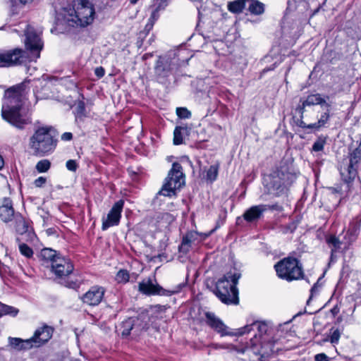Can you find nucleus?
Returning <instances> with one entry per match:
<instances>
[{
  "mask_svg": "<svg viewBox=\"0 0 361 361\" xmlns=\"http://www.w3.org/2000/svg\"><path fill=\"white\" fill-rule=\"evenodd\" d=\"M27 94L25 82L14 85L5 92L2 104L1 115L3 118L17 128L23 129L31 123L27 114L20 112L23 100Z\"/></svg>",
  "mask_w": 361,
  "mask_h": 361,
  "instance_id": "1",
  "label": "nucleus"
},
{
  "mask_svg": "<svg viewBox=\"0 0 361 361\" xmlns=\"http://www.w3.org/2000/svg\"><path fill=\"white\" fill-rule=\"evenodd\" d=\"M269 323L265 321H255L250 324V361H265L279 350L269 338Z\"/></svg>",
  "mask_w": 361,
  "mask_h": 361,
  "instance_id": "2",
  "label": "nucleus"
},
{
  "mask_svg": "<svg viewBox=\"0 0 361 361\" xmlns=\"http://www.w3.org/2000/svg\"><path fill=\"white\" fill-rule=\"evenodd\" d=\"M56 143L54 128L49 126H43L35 129L29 138L28 146L35 156L44 157L54 151Z\"/></svg>",
  "mask_w": 361,
  "mask_h": 361,
  "instance_id": "3",
  "label": "nucleus"
},
{
  "mask_svg": "<svg viewBox=\"0 0 361 361\" xmlns=\"http://www.w3.org/2000/svg\"><path fill=\"white\" fill-rule=\"evenodd\" d=\"M240 277V271L235 268H232L216 281L214 293L223 303H238L236 285Z\"/></svg>",
  "mask_w": 361,
  "mask_h": 361,
  "instance_id": "4",
  "label": "nucleus"
},
{
  "mask_svg": "<svg viewBox=\"0 0 361 361\" xmlns=\"http://www.w3.org/2000/svg\"><path fill=\"white\" fill-rule=\"evenodd\" d=\"M41 255L57 279H65L73 273L74 267L71 261L58 254L56 251L44 248L42 250Z\"/></svg>",
  "mask_w": 361,
  "mask_h": 361,
  "instance_id": "5",
  "label": "nucleus"
},
{
  "mask_svg": "<svg viewBox=\"0 0 361 361\" xmlns=\"http://www.w3.org/2000/svg\"><path fill=\"white\" fill-rule=\"evenodd\" d=\"M94 8L88 0H76L66 20L73 27H85L91 24L94 17Z\"/></svg>",
  "mask_w": 361,
  "mask_h": 361,
  "instance_id": "6",
  "label": "nucleus"
},
{
  "mask_svg": "<svg viewBox=\"0 0 361 361\" xmlns=\"http://www.w3.org/2000/svg\"><path fill=\"white\" fill-rule=\"evenodd\" d=\"M277 276L287 281L299 280L303 277V268L300 261L295 257H287L274 265Z\"/></svg>",
  "mask_w": 361,
  "mask_h": 361,
  "instance_id": "7",
  "label": "nucleus"
},
{
  "mask_svg": "<svg viewBox=\"0 0 361 361\" xmlns=\"http://www.w3.org/2000/svg\"><path fill=\"white\" fill-rule=\"evenodd\" d=\"M185 183V177L182 166L178 162H174L159 194L166 197L175 195L176 190L183 186Z\"/></svg>",
  "mask_w": 361,
  "mask_h": 361,
  "instance_id": "8",
  "label": "nucleus"
},
{
  "mask_svg": "<svg viewBox=\"0 0 361 361\" xmlns=\"http://www.w3.org/2000/svg\"><path fill=\"white\" fill-rule=\"evenodd\" d=\"M294 176L281 171H273L264 178V185L270 194L280 195L293 182Z\"/></svg>",
  "mask_w": 361,
  "mask_h": 361,
  "instance_id": "9",
  "label": "nucleus"
},
{
  "mask_svg": "<svg viewBox=\"0 0 361 361\" xmlns=\"http://www.w3.org/2000/svg\"><path fill=\"white\" fill-rule=\"evenodd\" d=\"M207 324L221 336H241L247 331L248 325L238 329H231L226 326L221 319L217 317L213 312L205 313Z\"/></svg>",
  "mask_w": 361,
  "mask_h": 361,
  "instance_id": "10",
  "label": "nucleus"
},
{
  "mask_svg": "<svg viewBox=\"0 0 361 361\" xmlns=\"http://www.w3.org/2000/svg\"><path fill=\"white\" fill-rule=\"evenodd\" d=\"M183 285L178 284L171 289H165L157 283L153 282V279L147 278L143 279L138 283V290L146 295H164L169 296L179 293Z\"/></svg>",
  "mask_w": 361,
  "mask_h": 361,
  "instance_id": "11",
  "label": "nucleus"
},
{
  "mask_svg": "<svg viewBox=\"0 0 361 361\" xmlns=\"http://www.w3.org/2000/svg\"><path fill=\"white\" fill-rule=\"evenodd\" d=\"M361 159L360 149H355L349 156L348 159H345L340 166V173L343 180L350 183L357 176V165Z\"/></svg>",
  "mask_w": 361,
  "mask_h": 361,
  "instance_id": "12",
  "label": "nucleus"
},
{
  "mask_svg": "<svg viewBox=\"0 0 361 361\" xmlns=\"http://www.w3.org/2000/svg\"><path fill=\"white\" fill-rule=\"evenodd\" d=\"M25 51L21 49H13L0 51V67H10L25 61Z\"/></svg>",
  "mask_w": 361,
  "mask_h": 361,
  "instance_id": "13",
  "label": "nucleus"
},
{
  "mask_svg": "<svg viewBox=\"0 0 361 361\" xmlns=\"http://www.w3.org/2000/svg\"><path fill=\"white\" fill-rule=\"evenodd\" d=\"M54 331L52 326L44 324L35 330L34 335L28 338L27 343H32L33 348L40 347L51 338Z\"/></svg>",
  "mask_w": 361,
  "mask_h": 361,
  "instance_id": "14",
  "label": "nucleus"
},
{
  "mask_svg": "<svg viewBox=\"0 0 361 361\" xmlns=\"http://www.w3.org/2000/svg\"><path fill=\"white\" fill-rule=\"evenodd\" d=\"M123 205L124 201L122 200H120L114 203L109 212L106 218H103L102 219V229L103 231H106L111 226H117L119 224Z\"/></svg>",
  "mask_w": 361,
  "mask_h": 361,
  "instance_id": "15",
  "label": "nucleus"
},
{
  "mask_svg": "<svg viewBox=\"0 0 361 361\" xmlns=\"http://www.w3.org/2000/svg\"><path fill=\"white\" fill-rule=\"evenodd\" d=\"M25 47L33 54V57L38 59L40 56V51L42 49L43 44L39 35H37L33 28L27 26L25 32Z\"/></svg>",
  "mask_w": 361,
  "mask_h": 361,
  "instance_id": "16",
  "label": "nucleus"
},
{
  "mask_svg": "<svg viewBox=\"0 0 361 361\" xmlns=\"http://www.w3.org/2000/svg\"><path fill=\"white\" fill-rule=\"evenodd\" d=\"M105 289L102 286H92L85 294L83 295L82 300L83 302L95 306L99 305L104 297Z\"/></svg>",
  "mask_w": 361,
  "mask_h": 361,
  "instance_id": "17",
  "label": "nucleus"
},
{
  "mask_svg": "<svg viewBox=\"0 0 361 361\" xmlns=\"http://www.w3.org/2000/svg\"><path fill=\"white\" fill-rule=\"evenodd\" d=\"M323 104H325L328 109L330 107V104L326 102V100L321 96V94H314L308 95L302 102V105L298 107V110L300 114V118H304V114L306 111L305 108L307 106L314 105L322 106Z\"/></svg>",
  "mask_w": 361,
  "mask_h": 361,
  "instance_id": "18",
  "label": "nucleus"
},
{
  "mask_svg": "<svg viewBox=\"0 0 361 361\" xmlns=\"http://www.w3.org/2000/svg\"><path fill=\"white\" fill-rule=\"evenodd\" d=\"M329 111L328 109L327 111L323 113L318 121L315 123L307 124L304 121L303 118H300L297 121V125L302 128H309L318 130L327 123L330 117Z\"/></svg>",
  "mask_w": 361,
  "mask_h": 361,
  "instance_id": "19",
  "label": "nucleus"
},
{
  "mask_svg": "<svg viewBox=\"0 0 361 361\" xmlns=\"http://www.w3.org/2000/svg\"><path fill=\"white\" fill-rule=\"evenodd\" d=\"M14 216V209L12 201L9 198H4L0 202V219L4 222L11 221Z\"/></svg>",
  "mask_w": 361,
  "mask_h": 361,
  "instance_id": "20",
  "label": "nucleus"
},
{
  "mask_svg": "<svg viewBox=\"0 0 361 361\" xmlns=\"http://www.w3.org/2000/svg\"><path fill=\"white\" fill-rule=\"evenodd\" d=\"M361 226V220H355L350 224L349 228L345 235V239L348 244L353 243L357 238Z\"/></svg>",
  "mask_w": 361,
  "mask_h": 361,
  "instance_id": "21",
  "label": "nucleus"
},
{
  "mask_svg": "<svg viewBox=\"0 0 361 361\" xmlns=\"http://www.w3.org/2000/svg\"><path fill=\"white\" fill-rule=\"evenodd\" d=\"M191 131L190 126L188 125H183L180 126H176L173 131V143L176 145H178L183 143V138L190 135Z\"/></svg>",
  "mask_w": 361,
  "mask_h": 361,
  "instance_id": "22",
  "label": "nucleus"
},
{
  "mask_svg": "<svg viewBox=\"0 0 361 361\" xmlns=\"http://www.w3.org/2000/svg\"><path fill=\"white\" fill-rule=\"evenodd\" d=\"M27 341L28 339L23 340L19 338H13L9 337L8 338V343L9 345L16 350H28L30 349L32 347V343H27Z\"/></svg>",
  "mask_w": 361,
  "mask_h": 361,
  "instance_id": "23",
  "label": "nucleus"
},
{
  "mask_svg": "<svg viewBox=\"0 0 361 361\" xmlns=\"http://www.w3.org/2000/svg\"><path fill=\"white\" fill-rule=\"evenodd\" d=\"M170 66L164 59L159 58L155 66V73L159 78L167 77L170 73Z\"/></svg>",
  "mask_w": 361,
  "mask_h": 361,
  "instance_id": "24",
  "label": "nucleus"
},
{
  "mask_svg": "<svg viewBox=\"0 0 361 361\" xmlns=\"http://www.w3.org/2000/svg\"><path fill=\"white\" fill-rule=\"evenodd\" d=\"M248 0H234L228 3L227 8L233 13L238 14L243 11Z\"/></svg>",
  "mask_w": 361,
  "mask_h": 361,
  "instance_id": "25",
  "label": "nucleus"
},
{
  "mask_svg": "<svg viewBox=\"0 0 361 361\" xmlns=\"http://www.w3.org/2000/svg\"><path fill=\"white\" fill-rule=\"evenodd\" d=\"M137 319L130 317L122 322L121 334L123 336H128L130 335V331L137 328L135 326V322H137Z\"/></svg>",
  "mask_w": 361,
  "mask_h": 361,
  "instance_id": "26",
  "label": "nucleus"
},
{
  "mask_svg": "<svg viewBox=\"0 0 361 361\" xmlns=\"http://www.w3.org/2000/svg\"><path fill=\"white\" fill-rule=\"evenodd\" d=\"M265 6L258 0H250V14L259 16L264 13Z\"/></svg>",
  "mask_w": 361,
  "mask_h": 361,
  "instance_id": "27",
  "label": "nucleus"
},
{
  "mask_svg": "<svg viewBox=\"0 0 361 361\" xmlns=\"http://www.w3.org/2000/svg\"><path fill=\"white\" fill-rule=\"evenodd\" d=\"M267 210L266 205H257L250 208V222L257 220Z\"/></svg>",
  "mask_w": 361,
  "mask_h": 361,
  "instance_id": "28",
  "label": "nucleus"
},
{
  "mask_svg": "<svg viewBox=\"0 0 361 361\" xmlns=\"http://www.w3.org/2000/svg\"><path fill=\"white\" fill-rule=\"evenodd\" d=\"M193 240V234L192 233H187L183 237L181 245L179 247V250L183 252H187L191 246V243Z\"/></svg>",
  "mask_w": 361,
  "mask_h": 361,
  "instance_id": "29",
  "label": "nucleus"
},
{
  "mask_svg": "<svg viewBox=\"0 0 361 361\" xmlns=\"http://www.w3.org/2000/svg\"><path fill=\"white\" fill-rule=\"evenodd\" d=\"M18 313V310L16 307L0 302V318L7 314L16 316Z\"/></svg>",
  "mask_w": 361,
  "mask_h": 361,
  "instance_id": "30",
  "label": "nucleus"
},
{
  "mask_svg": "<svg viewBox=\"0 0 361 361\" xmlns=\"http://www.w3.org/2000/svg\"><path fill=\"white\" fill-rule=\"evenodd\" d=\"M219 173V165L214 164L210 166V167L207 171L206 179L207 181L212 183L214 182L218 176Z\"/></svg>",
  "mask_w": 361,
  "mask_h": 361,
  "instance_id": "31",
  "label": "nucleus"
},
{
  "mask_svg": "<svg viewBox=\"0 0 361 361\" xmlns=\"http://www.w3.org/2000/svg\"><path fill=\"white\" fill-rule=\"evenodd\" d=\"M164 6L162 4H159L157 8H155L151 13L150 18H149V23L147 25V27H149L151 28L156 20L159 18V11L161 9L164 8Z\"/></svg>",
  "mask_w": 361,
  "mask_h": 361,
  "instance_id": "32",
  "label": "nucleus"
},
{
  "mask_svg": "<svg viewBox=\"0 0 361 361\" xmlns=\"http://www.w3.org/2000/svg\"><path fill=\"white\" fill-rule=\"evenodd\" d=\"M19 251L20 254L27 258H30L33 255L32 249L23 243H19L18 244Z\"/></svg>",
  "mask_w": 361,
  "mask_h": 361,
  "instance_id": "33",
  "label": "nucleus"
},
{
  "mask_svg": "<svg viewBox=\"0 0 361 361\" xmlns=\"http://www.w3.org/2000/svg\"><path fill=\"white\" fill-rule=\"evenodd\" d=\"M51 166V162L48 159H43L36 164V169L39 173L47 172Z\"/></svg>",
  "mask_w": 361,
  "mask_h": 361,
  "instance_id": "34",
  "label": "nucleus"
},
{
  "mask_svg": "<svg viewBox=\"0 0 361 361\" xmlns=\"http://www.w3.org/2000/svg\"><path fill=\"white\" fill-rule=\"evenodd\" d=\"M75 111L76 118H81L85 117L86 116L85 103L82 101L78 102L76 104Z\"/></svg>",
  "mask_w": 361,
  "mask_h": 361,
  "instance_id": "35",
  "label": "nucleus"
},
{
  "mask_svg": "<svg viewBox=\"0 0 361 361\" xmlns=\"http://www.w3.org/2000/svg\"><path fill=\"white\" fill-rule=\"evenodd\" d=\"M116 279L118 283H127L129 281V274L128 271L121 269L118 271Z\"/></svg>",
  "mask_w": 361,
  "mask_h": 361,
  "instance_id": "36",
  "label": "nucleus"
},
{
  "mask_svg": "<svg viewBox=\"0 0 361 361\" xmlns=\"http://www.w3.org/2000/svg\"><path fill=\"white\" fill-rule=\"evenodd\" d=\"M16 231L18 233L23 235L28 231V225L25 220L21 219L18 221Z\"/></svg>",
  "mask_w": 361,
  "mask_h": 361,
  "instance_id": "37",
  "label": "nucleus"
},
{
  "mask_svg": "<svg viewBox=\"0 0 361 361\" xmlns=\"http://www.w3.org/2000/svg\"><path fill=\"white\" fill-rule=\"evenodd\" d=\"M177 116L180 118H188L191 116V113L186 108L178 107L176 109Z\"/></svg>",
  "mask_w": 361,
  "mask_h": 361,
  "instance_id": "38",
  "label": "nucleus"
},
{
  "mask_svg": "<svg viewBox=\"0 0 361 361\" xmlns=\"http://www.w3.org/2000/svg\"><path fill=\"white\" fill-rule=\"evenodd\" d=\"M325 140L319 138L312 145V150L314 152H320L324 149Z\"/></svg>",
  "mask_w": 361,
  "mask_h": 361,
  "instance_id": "39",
  "label": "nucleus"
},
{
  "mask_svg": "<svg viewBox=\"0 0 361 361\" xmlns=\"http://www.w3.org/2000/svg\"><path fill=\"white\" fill-rule=\"evenodd\" d=\"M341 333L338 329H335L331 333L329 339H326V341H329L331 343L335 344L337 343L340 339Z\"/></svg>",
  "mask_w": 361,
  "mask_h": 361,
  "instance_id": "40",
  "label": "nucleus"
},
{
  "mask_svg": "<svg viewBox=\"0 0 361 361\" xmlns=\"http://www.w3.org/2000/svg\"><path fill=\"white\" fill-rule=\"evenodd\" d=\"M66 166L68 170L74 172L77 170L78 164H77L76 161L73 159H69L66 161Z\"/></svg>",
  "mask_w": 361,
  "mask_h": 361,
  "instance_id": "41",
  "label": "nucleus"
},
{
  "mask_svg": "<svg viewBox=\"0 0 361 361\" xmlns=\"http://www.w3.org/2000/svg\"><path fill=\"white\" fill-rule=\"evenodd\" d=\"M327 243L334 247L335 249L339 248L341 245V241L336 236H331L327 239Z\"/></svg>",
  "mask_w": 361,
  "mask_h": 361,
  "instance_id": "42",
  "label": "nucleus"
},
{
  "mask_svg": "<svg viewBox=\"0 0 361 361\" xmlns=\"http://www.w3.org/2000/svg\"><path fill=\"white\" fill-rule=\"evenodd\" d=\"M157 219H161V220H164L166 224H169L174 220L173 216L169 213L161 214L158 216Z\"/></svg>",
  "mask_w": 361,
  "mask_h": 361,
  "instance_id": "43",
  "label": "nucleus"
},
{
  "mask_svg": "<svg viewBox=\"0 0 361 361\" xmlns=\"http://www.w3.org/2000/svg\"><path fill=\"white\" fill-rule=\"evenodd\" d=\"M46 180H47L45 178L40 176L35 180L34 184L36 187L40 188L43 186V185L46 183Z\"/></svg>",
  "mask_w": 361,
  "mask_h": 361,
  "instance_id": "44",
  "label": "nucleus"
},
{
  "mask_svg": "<svg viewBox=\"0 0 361 361\" xmlns=\"http://www.w3.org/2000/svg\"><path fill=\"white\" fill-rule=\"evenodd\" d=\"M94 74L99 78H102L105 74V71L102 66L97 67L94 70Z\"/></svg>",
  "mask_w": 361,
  "mask_h": 361,
  "instance_id": "45",
  "label": "nucleus"
},
{
  "mask_svg": "<svg viewBox=\"0 0 361 361\" xmlns=\"http://www.w3.org/2000/svg\"><path fill=\"white\" fill-rule=\"evenodd\" d=\"M315 361H328V357L324 353H319L315 355Z\"/></svg>",
  "mask_w": 361,
  "mask_h": 361,
  "instance_id": "46",
  "label": "nucleus"
},
{
  "mask_svg": "<svg viewBox=\"0 0 361 361\" xmlns=\"http://www.w3.org/2000/svg\"><path fill=\"white\" fill-rule=\"evenodd\" d=\"M65 286L70 288H75L78 286V282L77 281H66Z\"/></svg>",
  "mask_w": 361,
  "mask_h": 361,
  "instance_id": "47",
  "label": "nucleus"
},
{
  "mask_svg": "<svg viewBox=\"0 0 361 361\" xmlns=\"http://www.w3.org/2000/svg\"><path fill=\"white\" fill-rule=\"evenodd\" d=\"M72 138H73V135L71 133L66 132V133H64L63 134H62V135H61V140H64V141H69V140H72Z\"/></svg>",
  "mask_w": 361,
  "mask_h": 361,
  "instance_id": "48",
  "label": "nucleus"
},
{
  "mask_svg": "<svg viewBox=\"0 0 361 361\" xmlns=\"http://www.w3.org/2000/svg\"><path fill=\"white\" fill-rule=\"evenodd\" d=\"M243 218L248 221V209L245 210L243 213Z\"/></svg>",
  "mask_w": 361,
  "mask_h": 361,
  "instance_id": "49",
  "label": "nucleus"
},
{
  "mask_svg": "<svg viewBox=\"0 0 361 361\" xmlns=\"http://www.w3.org/2000/svg\"><path fill=\"white\" fill-rule=\"evenodd\" d=\"M247 349V345H245V347L238 350V352L240 353H244L245 352Z\"/></svg>",
  "mask_w": 361,
  "mask_h": 361,
  "instance_id": "50",
  "label": "nucleus"
},
{
  "mask_svg": "<svg viewBox=\"0 0 361 361\" xmlns=\"http://www.w3.org/2000/svg\"><path fill=\"white\" fill-rule=\"evenodd\" d=\"M19 1H20V3H22L23 4H29L32 1V0H19Z\"/></svg>",
  "mask_w": 361,
  "mask_h": 361,
  "instance_id": "51",
  "label": "nucleus"
},
{
  "mask_svg": "<svg viewBox=\"0 0 361 361\" xmlns=\"http://www.w3.org/2000/svg\"><path fill=\"white\" fill-rule=\"evenodd\" d=\"M157 1H159V4H162V5L166 6L168 0H157Z\"/></svg>",
  "mask_w": 361,
  "mask_h": 361,
  "instance_id": "52",
  "label": "nucleus"
},
{
  "mask_svg": "<svg viewBox=\"0 0 361 361\" xmlns=\"http://www.w3.org/2000/svg\"><path fill=\"white\" fill-rule=\"evenodd\" d=\"M4 161L3 158L0 156V169H1L4 166Z\"/></svg>",
  "mask_w": 361,
  "mask_h": 361,
  "instance_id": "53",
  "label": "nucleus"
},
{
  "mask_svg": "<svg viewBox=\"0 0 361 361\" xmlns=\"http://www.w3.org/2000/svg\"><path fill=\"white\" fill-rule=\"evenodd\" d=\"M276 65V63L274 64V66H275ZM274 67H272V68H269L267 69H264V71H271V70H274Z\"/></svg>",
  "mask_w": 361,
  "mask_h": 361,
  "instance_id": "54",
  "label": "nucleus"
},
{
  "mask_svg": "<svg viewBox=\"0 0 361 361\" xmlns=\"http://www.w3.org/2000/svg\"><path fill=\"white\" fill-rule=\"evenodd\" d=\"M130 4H135L139 0H129Z\"/></svg>",
  "mask_w": 361,
  "mask_h": 361,
  "instance_id": "55",
  "label": "nucleus"
},
{
  "mask_svg": "<svg viewBox=\"0 0 361 361\" xmlns=\"http://www.w3.org/2000/svg\"><path fill=\"white\" fill-rule=\"evenodd\" d=\"M314 289H315V286H313L311 289V295H313V292L314 291Z\"/></svg>",
  "mask_w": 361,
  "mask_h": 361,
  "instance_id": "56",
  "label": "nucleus"
},
{
  "mask_svg": "<svg viewBox=\"0 0 361 361\" xmlns=\"http://www.w3.org/2000/svg\"><path fill=\"white\" fill-rule=\"evenodd\" d=\"M356 149H360V152H361V142H360L359 146L356 148Z\"/></svg>",
  "mask_w": 361,
  "mask_h": 361,
  "instance_id": "57",
  "label": "nucleus"
}]
</instances>
